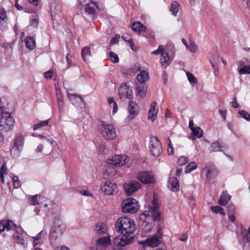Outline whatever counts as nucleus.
Here are the masks:
<instances>
[{
  "label": "nucleus",
  "instance_id": "obj_1",
  "mask_svg": "<svg viewBox=\"0 0 250 250\" xmlns=\"http://www.w3.org/2000/svg\"><path fill=\"white\" fill-rule=\"evenodd\" d=\"M116 230L124 235H130L136 229V225L134 221L126 217H121L115 224Z\"/></svg>",
  "mask_w": 250,
  "mask_h": 250
},
{
  "label": "nucleus",
  "instance_id": "obj_2",
  "mask_svg": "<svg viewBox=\"0 0 250 250\" xmlns=\"http://www.w3.org/2000/svg\"><path fill=\"white\" fill-rule=\"evenodd\" d=\"M65 229V225L59 219L56 220L52 226L50 234V240L52 245H55L56 241L61 237Z\"/></svg>",
  "mask_w": 250,
  "mask_h": 250
},
{
  "label": "nucleus",
  "instance_id": "obj_3",
  "mask_svg": "<svg viewBox=\"0 0 250 250\" xmlns=\"http://www.w3.org/2000/svg\"><path fill=\"white\" fill-rule=\"evenodd\" d=\"M141 219H146L150 217L153 221H158L160 219V213L159 210V204L157 199L153 198L152 201V207L148 208V209L145 211L140 215Z\"/></svg>",
  "mask_w": 250,
  "mask_h": 250
},
{
  "label": "nucleus",
  "instance_id": "obj_4",
  "mask_svg": "<svg viewBox=\"0 0 250 250\" xmlns=\"http://www.w3.org/2000/svg\"><path fill=\"white\" fill-rule=\"evenodd\" d=\"M99 130L103 137L106 140H113L117 137L115 128L112 124L102 121L99 125Z\"/></svg>",
  "mask_w": 250,
  "mask_h": 250
},
{
  "label": "nucleus",
  "instance_id": "obj_5",
  "mask_svg": "<svg viewBox=\"0 0 250 250\" xmlns=\"http://www.w3.org/2000/svg\"><path fill=\"white\" fill-rule=\"evenodd\" d=\"M24 138L22 135L16 136L10 145V154L12 157L17 158L22 150Z\"/></svg>",
  "mask_w": 250,
  "mask_h": 250
},
{
  "label": "nucleus",
  "instance_id": "obj_6",
  "mask_svg": "<svg viewBox=\"0 0 250 250\" xmlns=\"http://www.w3.org/2000/svg\"><path fill=\"white\" fill-rule=\"evenodd\" d=\"M0 119V130L6 132L14 127V121L9 113H3Z\"/></svg>",
  "mask_w": 250,
  "mask_h": 250
},
{
  "label": "nucleus",
  "instance_id": "obj_7",
  "mask_svg": "<svg viewBox=\"0 0 250 250\" xmlns=\"http://www.w3.org/2000/svg\"><path fill=\"white\" fill-rule=\"evenodd\" d=\"M122 211L124 213H134L139 209L137 201L133 198H129L123 201L121 204Z\"/></svg>",
  "mask_w": 250,
  "mask_h": 250
},
{
  "label": "nucleus",
  "instance_id": "obj_8",
  "mask_svg": "<svg viewBox=\"0 0 250 250\" xmlns=\"http://www.w3.org/2000/svg\"><path fill=\"white\" fill-rule=\"evenodd\" d=\"M149 148L152 154L155 157L159 156L162 152V144L156 136L149 138Z\"/></svg>",
  "mask_w": 250,
  "mask_h": 250
},
{
  "label": "nucleus",
  "instance_id": "obj_9",
  "mask_svg": "<svg viewBox=\"0 0 250 250\" xmlns=\"http://www.w3.org/2000/svg\"><path fill=\"white\" fill-rule=\"evenodd\" d=\"M218 174L215 166L211 163L207 164L201 171V175L204 176L208 181H210Z\"/></svg>",
  "mask_w": 250,
  "mask_h": 250
},
{
  "label": "nucleus",
  "instance_id": "obj_10",
  "mask_svg": "<svg viewBox=\"0 0 250 250\" xmlns=\"http://www.w3.org/2000/svg\"><path fill=\"white\" fill-rule=\"evenodd\" d=\"M129 160V158L126 155L116 154L107 159V163L116 167H120L128 163Z\"/></svg>",
  "mask_w": 250,
  "mask_h": 250
},
{
  "label": "nucleus",
  "instance_id": "obj_11",
  "mask_svg": "<svg viewBox=\"0 0 250 250\" xmlns=\"http://www.w3.org/2000/svg\"><path fill=\"white\" fill-rule=\"evenodd\" d=\"M119 94L120 98L122 100L126 99H132L133 98V90L129 83H123L119 87Z\"/></svg>",
  "mask_w": 250,
  "mask_h": 250
},
{
  "label": "nucleus",
  "instance_id": "obj_12",
  "mask_svg": "<svg viewBox=\"0 0 250 250\" xmlns=\"http://www.w3.org/2000/svg\"><path fill=\"white\" fill-rule=\"evenodd\" d=\"M128 115L125 118V122L128 123L134 119L139 113V106L135 102L131 101L128 103Z\"/></svg>",
  "mask_w": 250,
  "mask_h": 250
},
{
  "label": "nucleus",
  "instance_id": "obj_13",
  "mask_svg": "<svg viewBox=\"0 0 250 250\" xmlns=\"http://www.w3.org/2000/svg\"><path fill=\"white\" fill-rule=\"evenodd\" d=\"M100 188L102 191L106 195H112L118 191L117 185L109 181L102 183Z\"/></svg>",
  "mask_w": 250,
  "mask_h": 250
},
{
  "label": "nucleus",
  "instance_id": "obj_14",
  "mask_svg": "<svg viewBox=\"0 0 250 250\" xmlns=\"http://www.w3.org/2000/svg\"><path fill=\"white\" fill-rule=\"evenodd\" d=\"M133 240V237H128V235L118 236L113 239V244L118 247H124L130 244Z\"/></svg>",
  "mask_w": 250,
  "mask_h": 250
},
{
  "label": "nucleus",
  "instance_id": "obj_15",
  "mask_svg": "<svg viewBox=\"0 0 250 250\" xmlns=\"http://www.w3.org/2000/svg\"><path fill=\"white\" fill-rule=\"evenodd\" d=\"M141 188V184L136 181H131L124 185V188L126 194L130 196L137 191Z\"/></svg>",
  "mask_w": 250,
  "mask_h": 250
},
{
  "label": "nucleus",
  "instance_id": "obj_16",
  "mask_svg": "<svg viewBox=\"0 0 250 250\" xmlns=\"http://www.w3.org/2000/svg\"><path fill=\"white\" fill-rule=\"evenodd\" d=\"M137 178L145 184L152 183L154 181L153 175L150 171H143L139 172L137 175Z\"/></svg>",
  "mask_w": 250,
  "mask_h": 250
},
{
  "label": "nucleus",
  "instance_id": "obj_17",
  "mask_svg": "<svg viewBox=\"0 0 250 250\" xmlns=\"http://www.w3.org/2000/svg\"><path fill=\"white\" fill-rule=\"evenodd\" d=\"M161 238L160 234H156L154 236L148 238L145 241L141 242L140 243L144 247L146 246L150 247L152 248L158 246L160 243V239Z\"/></svg>",
  "mask_w": 250,
  "mask_h": 250
},
{
  "label": "nucleus",
  "instance_id": "obj_18",
  "mask_svg": "<svg viewBox=\"0 0 250 250\" xmlns=\"http://www.w3.org/2000/svg\"><path fill=\"white\" fill-rule=\"evenodd\" d=\"M13 239L16 243L20 245L23 248H26L28 245V242L26 237L16 230L13 234Z\"/></svg>",
  "mask_w": 250,
  "mask_h": 250
},
{
  "label": "nucleus",
  "instance_id": "obj_19",
  "mask_svg": "<svg viewBox=\"0 0 250 250\" xmlns=\"http://www.w3.org/2000/svg\"><path fill=\"white\" fill-rule=\"evenodd\" d=\"M158 111L157 103L156 102H152L148 112V120L153 122L157 117Z\"/></svg>",
  "mask_w": 250,
  "mask_h": 250
},
{
  "label": "nucleus",
  "instance_id": "obj_20",
  "mask_svg": "<svg viewBox=\"0 0 250 250\" xmlns=\"http://www.w3.org/2000/svg\"><path fill=\"white\" fill-rule=\"evenodd\" d=\"M16 228L15 224L9 220H2L0 222V232L6 230L14 229Z\"/></svg>",
  "mask_w": 250,
  "mask_h": 250
},
{
  "label": "nucleus",
  "instance_id": "obj_21",
  "mask_svg": "<svg viewBox=\"0 0 250 250\" xmlns=\"http://www.w3.org/2000/svg\"><path fill=\"white\" fill-rule=\"evenodd\" d=\"M136 92L138 96L140 97H145L147 93V86L146 83H135Z\"/></svg>",
  "mask_w": 250,
  "mask_h": 250
},
{
  "label": "nucleus",
  "instance_id": "obj_22",
  "mask_svg": "<svg viewBox=\"0 0 250 250\" xmlns=\"http://www.w3.org/2000/svg\"><path fill=\"white\" fill-rule=\"evenodd\" d=\"M8 18L6 12L3 8H0V29L5 30L7 26Z\"/></svg>",
  "mask_w": 250,
  "mask_h": 250
},
{
  "label": "nucleus",
  "instance_id": "obj_23",
  "mask_svg": "<svg viewBox=\"0 0 250 250\" xmlns=\"http://www.w3.org/2000/svg\"><path fill=\"white\" fill-rule=\"evenodd\" d=\"M111 244V241L109 237H103L99 238L96 243L98 248H105Z\"/></svg>",
  "mask_w": 250,
  "mask_h": 250
},
{
  "label": "nucleus",
  "instance_id": "obj_24",
  "mask_svg": "<svg viewBox=\"0 0 250 250\" xmlns=\"http://www.w3.org/2000/svg\"><path fill=\"white\" fill-rule=\"evenodd\" d=\"M136 79V83H146V82L149 79V74L145 70H142L137 74Z\"/></svg>",
  "mask_w": 250,
  "mask_h": 250
},
{
  "label": "nucleus",
  "instance_id": "obj_25",
  "mask_svg": "<svg viewBox=\"0 0 250 250\" xmlns=\"http://www.w3.org/2000/svg\"><path fill=\"white\" fill-rule=\"evenodd\" d=\"M168 186L169 188L172 191H178L179 189L180 186L177 178L175 177H170L169 179Z\"/></svg>",
  "mask_w": 250,
  "mask_h": 250
},
{
  "label": "nucleus",
  "instance_id": "obj_26",
  "mask_svg": "<svg viewBox=\"0 0 250 250\" xmlns=\"http://www.w3.org/2000/svg\"><path fill=\"white\" fill-rule=\"evenodd\" d=\"M46 234L45 232L41 231L36 236L33 237L34 247L42 244L44 242Z\"/></svg>",
  "mask_w": 250,
  "mask_h": 250
},
{
  "label": "nucleus",
  "instance_id": "obj_27",
  "mask_svg": "<svg viewBox=\"0 0 250 250\" xmlns=\"http://www.w3.org/2000/svg\"><path fill=\"white\" fill-rule=\"evenodd\" d=\"M71 90L67 92V96L69 100L73 104H80L83 102V99L79 95L71 92Z\"/></svg>",
  "mask_w": 250,
  "mask_h": 250
},
{
  "label": "nucleus",
  "instance_id": "obj_28",
  "mask_svg": "<svg viewBox=\"0 0 250 250\" xmlns=\"http://www.w3.org/2000/svg\"><path fill=\"white\" fill-rule=\"evenodd\" d=\"M231 198V196L228 193L227 191H224L222 194L221 195L219 204L221 206H225L229 202Z\"/></svg>",
  "mask_w": 250,
  "mask_h": 250
},
{
  "label": "nucleus",
  "instance_id": "obj_29",
  "mask_svg": "<svg viewBox=\"0 0 250 250\" xmlns=\"http://www.w3.org/2000/svg\"><path fill=\"white\" fill-rule=\"evenodd\" d=\"M91 56V49L89 47H85L82 50V57L83 61L88 63L89 62V58Z\"/></svg>",
  "mask_w": 250,
  "mask_h": 250
},
{
  "label": "nucleus",
  "instance_id": "obj_30",
  "mask_svg": "<svg viewBox=\"0 0 250 250\" xmlns=\"http://www.w3.org/2000/svg\"><path fill=\"white\" fill-rule=\"evenodd\" d=\"M24 42L26 48L29 50H33L35 48L36 42L33 37H27L24 40Z\"/></svg>",
  "mask_w": 250,
  "mask_h": 250
},
{
  "label": "nucleus",
  "instance_id": "obj_31",
  "mask_svg": "<svg viewBox=\"0 0 250 250\" xmlns=\"http://www.w3.org/2000/svg\"><path fill=\"white\" fill-rule=\"evenodd\" d=\"M191 131L192 136L191 137L193 140H195L196 138H201L203 136V131L199 127H196V128H193Z\"/></svg>",
  "mask_w": 250,
  "mask_h": 250
},
{
  "label": "nucleus",
  "instance_id": "obj_32",
  "mask_svg": "<svg viewBox=\"0 0 250 250\" xmlns=\"http://www.w3.org/2000/svg\"><path fill=\"white\" fill-rule=\"evenodd\" d=\"M146 28V27L142 24L140 22H134L132 25V30L137 32L145 31Z\"/></svg>",
  "mask_w": 250,
  "mask_h": 250
},
{
  "label": "nucleus",
  "instance_id": "obj_33",
  "mask_svg": "<svg viewBox=\"0 0 250 250\" xmlns=\"http://www.w3.org/2000/svg\"><path fill=\"white\" fill-rule=\"evenodd\" d=\"M108 103L109 106L113 108L112 114L114 115L118 111V105L114 98L109 97L108 99Z\"/></svg>",
  "mask_w": 250,
  "mask_h": 250
},
{
  "label": "nucleus",
  "instance_id": "obj_34",
  "mask_svg": "<svg viewBox=\"0 0 250 250\" xmlns=\"http://www.w3.org/2000/svg\"><path fill=\"white\" fill-rule=\"evenodd\" d=\"M95 230L99 234H104L107 230V227L104 224L99 223L96 226Z\"/></svg>",
  "mask_w": 250,
  "mask_h": 250
},
{
  "label": "nucleus",
  "instance_id": "obj_35",
  "mask_svg": "<svg viewBox=\"0 0 250 250\" xmlns=\"http://www.w3.org/2000/svg\"><path fill=\"white\" fill-rule=\"evenodd\" d=\"M91 2L89 4H86L84 8V11L88 15H94L96 14V10Z\"/></svg>",
  "mask_w": 250,
  "mask_h": 250
},
{
  "label": "nucleus",
  "instance_id": "obj_36",
  "mask_svg": "<svg viewBox=\"0 0 250 250\" xmlns=\"http://www.w3.org/2000/svg\"><path fill=\"white\" fill-rule=\"evenodd\" d=\"M221 141L219 140L212 143L210 145V149L211 151L216 152L221 151Z\"/></svg>",
  "mask_w": 250,
  "mask_h": 250
},
{
  "label": "nucleus",
  "instance_id": "obj_37",
  "mask_svg": "<svg viewBox=\"0 0 250 250\" xmlns=\"http://www.w3.org/2000/svg\"><path fill=\"white\" fill-rule=\"evenodd\" d=\"M179 4L176 1H173L171 4L170 11L171 12L172 14L174 16H177L178 14V12L179 11Z\"/></svg>",
  "mask_w": 250,
  "mask_h": 250
},
{
  "label": "nucleus",
  "instance_id": "obj_38",
  "mask_svg": "<svg viewBox=\"0 0 250 250\" xmlns=\"http://www.w3.org/2000/svg\"><path fill=\"white\" fill-rule=\"evenodd\" d=\"M238 239L240 243H242L244 241L246 240L248 242L250 243V225L245 237L239 234L238 235Z\"/></svg>",
  "mask_w": 250,
  "mask_h": 250
},
{
  "label": "nucleus",
  "instance_id": "obj_39",
  "mask_svg": "<svg viewBox=\"0 0 250 250\" xmlns=\"http://www.w3.org/2000/svg\"><path fill=\"white\" fill-rule=\"evenodd\" d=\"M30 22L31 25L34 27H37L39 24V17L36 14H33L30 18Z\"/></svg>",
  "mask_w": 250,
  "mask_h": 250
},
{
  "label": "nucleus",
  "instance_id": "obj_40",
  "mask_svg": "<svg viewBox=\"0 0 250 250\" xmlns=\"http://www.w3.org/2000/svg\"><path fill=\"white\" fill-rule=\"evenodd\" d=\"M197 167V164L194 162L189 163L186 167L185 172L187 173H190Z\"/></svg>",
  "mask_w": 250,
  "mask_h": 250
},
{
  "label": "nucleus",
  "instance_id": "obj_41",
  "mask_svg": "<svg viewBox=\"0 0 250 250\" xmlns=\"http://www.w3.org/2000/svg\"><path fill=\"white\" fill-rule=\"evenodd\" d=\"M210 209L211 211L216 214H220L223 215H224L225 214V212L224 211V210L223 208H222L221 207L216 206H211L210 207Z\"/></svg>",
  "mask_w": 250,
  "mask_h": 250
},
{
  "label": "nucleus",
  "instance_id": "obj_42",
  "mask_svg": "<svg viewBox=\"0 0 250 250\" xmlns=\"http://www.w3.org/2000/svg\"><path fill=\"white\" fill-rule=\"evenodd\" d=\"M7 171V166L6 163H3L2 164V166L0 168V178L1 181V182L4 184V174Z\"/></svg>",
  "mask_w": 250,
  "mask_h": 250
},
{
  "label": "nucleus",
  "instance_id": "obj_43",
  "mask_svg": "<svg viewBox=\"0 0 250 250\" xmlns=\"http://www.w3.org/2000/svg\"><path fill=\"white\" fill-rule=\"evenodd\" d=\"M169 56L167 53H162L160 57V62L162 65H167Z\"/></svg>",
  "mask_w": 250,
  "mask_h": 250
},
{
  "label": "nucleus",
  "instance_id": "obj_44",
  "mask_svg": "<svg viewBox=\"0 0 250 250\" xmlns=\"http://www.w3.org/2000/svg\"><path fill=\"white\" fill-rule=\"evenodd\" d=\"M219 56L216 51H214L210 56V61L212 63V67H214L215 64L217 63L218 60Z\"/></svg>",
  "mask_w": 250,
  "mask_h": 250
},
{
  "label": "nucleus",
  "instance_id": "obj_45",
  "mask_svg": "<svg viewBox=\"0 0 250 250\" xmlns=\"http://www.w3.org/2000/svg\"><path fill=\"white\" fill-rule=\"evenodd\" d=\"M49 123L48 120H45L43 121H40L34 125L33 129L34 130L38 129L39 128L46 126L48 125Z\"/></svg>",
  "mask_w": 250,
  "mask_h": 250
},
{
  "label": "nucleus",
  "instance_id": "obj_46",
  "mask_svg": "<svg viewBox=\"0 0 250 250\" xmlns=\"http://www.w3.org/2000/svg\"><path fill=\"white\" fill-rule=\"evenodd\" d=\"M238 72L240 74H250V65H246L239 69H238Z\"/></svg>",
  "mask_w": 250,
  "mask_h": 250
},
{
  "label": "nucleus",
  "instance_id": "obj_47",
  "mask_svg": "<svg viewBox=\"0 0 250 250\" xmlns=\"http://www.w3.org/2000/svg\"><path fill=\"white\" fill-rule=\"evenodd\" d=\"M41 197L40 196H38L36 195L32 197L30 199V204L32 205H36L40 204V202L41 201Z\"/></svg>",
  "mask_w": 250,
  "mask_h": 250
},
{
  "label": "nucleus",
  "instance_id": "obj_48",
  "mask_svg": "<svg viewBox=\"0 0 250 250\" xmlns=\"http://www.w3.org/2000/svg\"><path fill=\"white\" fill-rule=\"evenodd\" d=\"M186 75L187 76L188 81L191 84H193L197 83V79L195 78L194 76L192 73L189 72H187Z\"/></svg>",
  "mask_w": 250,
  "mask_h": 250
},
{
  "label": "nucleus",
  "instance_id": "obj_49",
  "mask_svg": "<svg viewBox=\"0 0 250 250\" xmlns=\"http://www.w3.org/2000/svg\"><path fill=\"white\" fill-rule=\"evenodd\" d=\"M239 114L241 117L247 121H250V114L246 111L242 110L239 111Z\"/></svg>",
  "mask_w": 250,
  "mask_h": 250
},
{
  "label": "nucleus",
  "instance_id": "obj_50",
  "mask_svg": "<svg viewBox=\"0 0 250 250\" xmlns=\"http://www.w3.org/2000/svg\"><path fill=\"white\" fill-rule=\"evenodd\" d=\"M187 48L191 52H195L197 50V45L192 41L189 42Z\"/></svg>",
  "mask_w": 250,
  "mask_h": 250
},
{
  "label": "nucleus",
  "instance_id": "obj_51",
  "mask_svg": "<svg viewBox=\"0 0 250 250\" xmlns=\"http://www.w3.org/2000/svg\"><path fill=\"white\" fill-rule=\"evenodd\" d=\"M188 161V158L184 156H180L178 160V163L180 166L185 165Z\"/></svg>",
  "mask_w": 250,
  "mask_h": 250
},
{
  "label": "nucleus",
  "instance_id": "obj_52",
  "mask_svg": "<svg viewBox=\"0 0 250 250\" xmlns=\"http://www.w3.org/2000/svg\"><path fill=\"white\" fill-rule=\"evenodd\" d=\"M13 184L15 188H18L21 186L20 181L17 176L13 177Z\"/></svg>",
  "mask_w": 250,
  "mask_h": 250
},
{
  "label": "nucleus",
  "instance_id": "obj_53",
  "mask_svg": "<svg viewBox=\"0 0 250 250\" xmlns=\"http://www.w3.org/2000/svg\"><path fill=\"white\" fill-rule=\"evenodd\" d=\"M110 59L113 62L116 63L119 61V58L117 55L113 52H110L109 53Z\"/></svg>",
  "mask_w": 250,
  "mask_h": 250
},
{
  "label": "nucleus",
  "instance_id": "obj_54",
  "mask_svg": "<svg viewBox=\"0 0 250 250\" xmlns=\"http://www.w3.org/2000/svg\"><path fill=\"white\" fill-rule=\"evenodd\" d=\"M168 147H167V153L168 155H171L173 153L174 148L172 146V143L170 139H168Z\"/></svg>",
  "mask_w": 250,
  "mask_h": 250
},
{
  "label": "nucleus",
  "instance_id": "obj_55",
  "mask_svg": "<svg viewBox=\"0 0 250 250\" xmlns=\"http://www.w3.org/2000/svg\"><path fill=\"white\" fill-rule=\"evenodd\" d=\"M123 39L125 42H130L132 41V39L130 35L128 33H124L122 35Z\"/></svg>",
  "mask_w": 250,
  "mask_h": 250
},
{
  "label": "nucleus",
  "instance_id": "obj_56",
  "mask_svg": "<svg viewBox=\"0 0 250 250\" xmlns=\"http://www.w3.org/2000/svg\"><path fill=\"white\" fill-rule=\"evenodd\" d=\"M120 38V36L119 34H116L114 38H113L110 41V44L113 45L118 43V39Z\"/></svg>",
  "mask_w": 250,
  "mask_h": 250
},
{
  "label": "nucleus",
  "instance_id": "obj_57",
  "mask_svg": "<svg viewBox=\"0 0 250 250\" xmlns=\"http://www.w3.org/2000/svg\"><path fill=\"white\" fill-rule=\"evenodd\" d=\"M227 208L229 213H234L235 210V206L234 205L230 204L227 206Z\"/></svg>",
  "mask_w": 250,
  "mask_h": 250
},
{
  "label": "nucleus",
  "instance_id": "obj_58",
  "mask_svg": "<svg viewBox=\"0 0 250 250\" xmlns=\"http://www.w3.org/2000/svg\"><path fill=\"white\" fill-rule=\"evenodd\" d=\"M56 94H57V98L58 102H63V97L62 95L61 92L59 89H57L56 91Z\"/></svg>",
  "mask_w": 250,
  "mask_h": 250
},
{
  "label": "nucleus",
  "instance_id": "obj_59",
  "mask_svg": "<svg viewBox=\"0 0 250 250\" xmlns=\"http://www.w3.org/2000/svg\"><path fill=\"white\" fill-rule=\"evenodd\" d=\"M218 112L223 118V120L225 121L227 117V110L219 109Z\"/></svg>",
  "mask_w": 250,
  "mask_h": 250
},
{
  "label": "nucleus",
  "instance_id": "obj_60",
  "mask_svg": "<svg viewBox=\"0 0 250 250\" xmlns=\"http://www.w3.org/2000/svg\"><path fill=\"white\" fill-rule=\"evenodd\" d=\"M231 106L234 108H238L239 107V104L237 103V99L236 97H234L233 99V101L230 103Z\"/></svg>",
  "mask_w": 250,
  "mask_h": 250
},
{
  "label": "nucleus",
  "instance_id": "obj_61",
  "mask_svg": "<svg viewBox=\"0 0 250 250\" xmlns=\"http://www.w3.org/2000/svg\"><path fill=\"white\" fill-rule=\"evenodd\" d=\"M92 4L96 7V8L100 10H103L104 9V6L103 5H99V3L97 2L94 1Z\"/></svg>",
  "mask_w": 250,
  "mask_h": 250
},
{
  "label": "nucleus",
  "instance_id": "obj_62",
  "mask_svg": "<svg viewBox=\"0 0 250 250\" xmlns=\"http://www.w3.org/2000/svg\"><path fill=\"white\" fill-rule=\"evenodd\" d=\"M52 72L48 71L44 73V76L46 79H50L52 77Z\"/></svg>",
  "mask_w": 250,
  "mask_h": 250
},
{
  "label": "nucleus",
  "instance_id": "obj_63",
  "mask_svg": "<svg viewBox=\"0 0 250 250\" xmlns=\"http://www.w3.org/2000/svg\"><path fill=\"white\" fill-rule=\"evenodd\" d=\"M188 238V233H186L183 234L179 238L180 240L183 242L186 241Z\"/></svg>",
  "mask_w": 250,
  "mask_h": 250
},
{
  "label": "nucleus",
  "instance_id": "obj_64",
  "mask_svg": "<svg viewBox=\"0 0 250 250\" xmlns=\"http://www.w3.org/2000/svg\"><path fill=\"white\" fill-rule=\"evenodd\" d=\"M188 202L191 206H193L195 204V200L193 197L188 198Z\"/></svg>",
  "mask_w": 250,
  "mask_h": 250
}]
</instances>
